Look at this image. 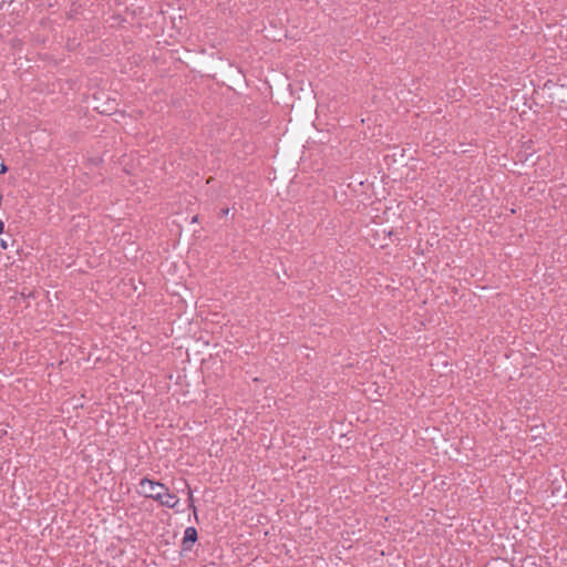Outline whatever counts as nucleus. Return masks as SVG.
Here are the masks:
<instances>
[{
    "label": "nucleus",
    "instance_id": "nucleus-3",
    "mask_svg": "<svg viewBox=\"0 0 567 567\" xmlns=\"http://www.w3.org/2000/svg\"><path fill=\"white\" fill-rule=\"evenodd\" d=\"M186 488H187V493H188L189 506L195 509V507L193 505V501H194L193 493H192L190 488L188 487V485H186Z\"/></svg>",
    "mask_w": 567,
    "mask_h": 567
},
{
    "label": "nucleus",
    "instance_id": "nucleus-6",
    "mask_svg": "<svg viewBox=\"0 0 567 567\" xmlns=\"http://www.w3.org/2000/svg\"><path fill=\"white\" fill-rule=\"evenodd\" d=\"M228 212H229V209H224V210H223V214H224V215H227V214H228Z\"/></svg>",
    "mask_w": 567,
    "mask_h": 567
},
{
    "label": "nucleus",
    "instance_id": "nucleus-1",
    "mask_svg": "<svg viewBox=\"0 0 567 567\" xmlns=\"http://www.w3.org/2000/svg\"><path fill=\"white\" fill-rule=\"evenodd\" d=\"M138 493L145 497L153 498L161 505L174 508L178 505L179 499L175 494L162 483L148 478H143L138 484Z\"/></svg>",
    "mask_w": 567,
    "mask_h": 567
},
{
    "label": "nucleus",
    "instance_id": "nucleus-5",
    "mask_svg": "<svg viewBox=\"0 0 567 567\" xmlns=\"http://www.w3.org/2000/svg\"><path fill=\"white\" fill-rule=\"evenodd\" d=\"M1 246H2L3 248H7V244H6L3 240L1 241Z\"/></svg>",
    "mask_w": 567,
    "mask_h": 567
},
{
    "label": "nucleus",
    "instance_id": "nucleus-4",
    "mask_svg": "<svg viewBox=\"0 0 567 567\" xmlns=\"http://www.w3.org/2000/svg\"><path fill=\"white\" fill-rule=\"evenodd\" d=\"M7 172V166L4 164L0 165V174H3Z\"/></svg>",
    "mask_w": 567,
    "mask_h": 567
},
{
    "label": "nucleus",
    "instance_id": "nucleus-7",
    "mask_svg": "<svg viewBox=\"0 0 567 567\" xmlns=\"http://www.w3.org/2000/svg\"><path fill=\"white\" fill-rule=\"evenodd\" d=\"M2 229H3V223L0 221V231H2Z\"/></svg>",
    "mask_w": 567,
    "mask_h": 567
},
{
    "label": "nucleus",
    "instance_id": "nucleus-2",
    "mask_svg": "<svg viewBox=\"0 0 567 567\" xmlns=\"http://www.w3.org/2000/svg\"><path fill=\"white\" fill-rule=\"evenodd\" d=\"M197 538V532L194 527H188L185 530L184 540L194 543Z\"/></svg>",
    "mask_w": 567,
    "mask_h": 567
}]
</instances>
